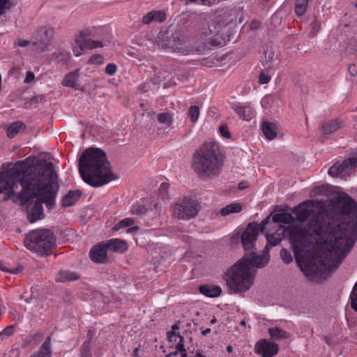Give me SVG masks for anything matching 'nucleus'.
I'll list each match as a JSON object with an SVG mask.
<instances>
[{
  "label": "nucleus",
  "instance_id": "obj_10",
  "mask_svg": "<svg viewBox=\"0 0 357 357\" xmlns=\"http://www.w3.org/2000/svg\"><path fill=\"white\" fill-rule=\"evenodd\" d=\"M270 222V216H268L261 221L259 227L257 225L249 224L245 229L241 235V243L246 252L257 250V248H255V243L257 236L259 231H261V234L266 232V225H268Z\"/></svg>",
  "mask_w": 357,
  "mask_h": 357
},
{
  "label": "nucleus",
  "instance_id": "obj_43",
  "mask_svg": "<svg viewBox=\"0 0 357 357\" xmlns=\"http://www.w3.org/2000/svg\"><path fill=\"white\" fill-rule=\"evenodd\" d=\"M12 3L9 0H0V15L4 13L5 10L10 9Z\"/></svg>",
  "mask_w": 357,
  "mask_h": 357
},
{
  "label": "nucleus",
  "instance_id": "obj_31",
  "mask_svg": "<svg viewBox=\"0 0 357 357\" xmlns=\"http://www.w3.org/2000/svg\"><path fill=\"white\" fill-rule=\"evenodd\" d=\"M86 49H85L84 43H83L82 38H80V35L79 34V36L75 40V43L73 44V53H74L75 56H79L82 54L83 52Z\"/></svg>",
  "mask_w": 357,
  "mask_h": 357
},
{
  "label": "nucleus",
  "instance_id": "obj_59",
  "mask_svg": "<svg viewBox=\"0 0 357 357\" xmlns=\"http://www.w3.org/2000/svg\"><path fill=\"white\" fill-rule=\"evenodd\" d=\"M178 328H179V326L177 324H174L172 327V331H176V330H178Z\"/></svg>",
  "mask_w": 357,
  "mask_h": 357
},
{
  "label": "nucleus",
  "instance_id": "obj_22",
  "mask_svg": "<svg viewBox=\"0 0 357 357\" xmlns=\"http://www.w3.org/2000/svg\"><path fill=\"white\" fill-rule=\"evenodd\" d=\"M272 221L273 224L278 225V227H279L280 223L288 225L291 224L294 222V217L289 213H279L273 215Z\"/></svg>",
  "mask_w": 357,
  "mask_h": 357
},
{
  "label": "nucleus",
  "instance_id": "obj_3",
  "mask_svg": "<svg viewBox=\"0 0 357 357\" xmlns=\"http://www.w3.org/2000/svg\"><path fill=\"white\" fill-rule=\"evenodd\" d=\"M269 261L268 246L261 255H257L255 250L245 255L225 273L224 279L230 291L234 294L244 293L250 289L254 278L253 268H261Z\"/></svg>",
  "mask_w": 357,
  "mask_h": 357
},
{
  "label": "nucleus",
  "instance_id": "obj_46",
  "mask_svg": "<svg viewBox=\"0 0 357 357\" xmlns=\"http://www.w3.org/2000/svg\"><path fill=\"white\" fill-rule=\"evenodd\" d=\"M82 355L83 357H91V354L90 353L89 342H84L82 347Z\"/></svg>",
  "mask_w": 357,
  "mask_h": 357
},
{
  "label": "nucleus",
  "instance_id": "obj_54",
  "mask_svg": "<svg viewBox=\"0 0 357 357\" xmlns=\"http://www.w3.org/2000/svg\"><path fill=\"white\" fill-rule=\"evenodd\" d=\"M59 54L63 57V58H66L68 56V52L63 50V51H60L59 52Z\"/></svg>",
  "mask_w": 357,
  "mask_h": 357
},
{
  "label": "nucleus",
  "instance_id": "obj_45",
  "mask_svg": "<svg viewBox=\"0 0 357 357\" xmlns=\"http://www.w3.org/2000/svg\"><path fill=\"white\" fill-rule=\"evenodd\" d=\"M117 70V66L114 63H109L106 66L105 73L108 75H114Z\"/></svg>",
  "mask_w": 357,
  "mask_h": 357
},
{
  "label": "nucleus",
  "instance_id": "obj_4",
  "mask_svg": "<svg viewBox=\"0 0 357 357\" xmlns=\"http://www.w3.org/2000/svg\"><path fill=\"white\" fill-rule=\"evenodd\" d=\"M79 172L84 181L94 188L116 178L105 153L98 148H89L82 153L79 160Z\"/></svg>",
  "mask_w": 357,
  "mask_h": 357
},
{
  "label": "nucleus",
  "instance_id": "obj_50",
  "mask_svg": "<svg viewBox=\"0 0 357 357\" xmlns=\"http://www.w3.org/2000/svg\"><path fill=\"white\" fill-rule=\"evenodd\" d=\"M349 73L353 75V76H355L357 75V66L355 65V64H351L349 66Z\"/></svg>",
  "mask_w": 357,
  "mask_h": 357
},
{
  "label": "nucleus",
  "instance_id": "obj_24",
  "mask_svg": "<svg viewBox=\"0 0 357 357\" xmlns=\"http://www.w3.org/2000/svg\"><path fill=\"white\" fill-rule=\"evenodd\" d=\"M79 76V70H76L66 75L63 80V85L68 87L77 89V81Z\"/></svg>",
  "mask_w": 357,
  "mask_h": 357
},
{
  "label": "nucleus",
  "instance_id": "obj_18",
  "mask_svg": "<svg viewBox=\"0 0 357 357\" xmlns=\"http://www.w3.org/2000/svg\"><path fill=\"white\" fill-rule=\"evenodd\" d=\"M344 125L342 120L339 119H332L322 125V130L325 135L332 134L340 129Z\"/></svg>",
  "mask_w": 357,
  "mask_h": 357
},
{
  "label": "nucleus",
  "instance_id": "obj_34",
  "mask_svg": "<svg viewBox=\"0 0 357 357\" xmlns=\"http://www.w3.org/2000/svg\"><path fill=\"white\" fill-rule=\"evenodd\" d=\"M351 307L357 312V282L355 283L350 294Z\"/></svg>",
  "mask_w": 357,
  "mask_h": 357
},
{
  "label": "nucleus",
  "instance_id": "obj_62",
  "mask_svg": "<svg viewBox=\"0 0 357 357\" xmlns=\"http://www.w3.org/2000/svg\"><path fill=\"white\" fill-rule=\"evenodd\" d=\"M36 102L42 101L43 99V96H37L34 98Z\"/></svg>",
  "mask_w": 357,
  "mask_h": 357
},
{
  "label": "nucleus",
  "instance_id": "obj_39",
  "mask_svg": "<svg viewBox=\"0 0 357 357\" xmlns=\"http://www.w3.org/2000/svg\"><path fill=\"white\" fill-rule=\"evenodd\" d=\"M271 80V76L267 70H262L259 77V82L261 84H268Z\"/></svg>",
  "mask_w": 357,
  "mask_h": 357
},
{
  "label": "nucleus",
  "instance_id": "obj_37",
  "mask_svg": "<svg viewBox=\"0 0 357 357\" xmlns=\"http://www.w3.org/2000/svg\"><path fill=\"white\" fill-rule=\"evenodd\" d=\"M133 223L134 220L132 218H125L114 225V230L117 231L121 228L129 227Z\"/></svg>",
  "mask_w": 357,
  "mask_h": 357
},
{
  "label": "nucleus",
  "instance_id": "obj_60",
  "mask_svg": "<svg viewBox=\"0 0 357 357\" xmlns=\"http://www.w3.org/2000/svg\"><path fill=\"white\" fill-rule=\"evenodd\" d=\"M194 357H206V356L202 354L201 352L198 351Z\"/></svg>",
  "mask_w": 357,
  "mask_h": 357
},
{
  "label": "nucleus",
  "instance_id": "obj_35",
  "mask_svg": "<svg viewBox=\"0 0 357 357\" xmlns=\"http://www.w3.org/2000/svg\"><path fill=\"white\" fill-rule=\"evenodd\" d=\"M147 211V208L143 204H136L132 206L131 213L136 215H142Z\"/></svg>",
  "mask_w": 357,
  "mask_h": 357
},
{
  "label": "nucleus",
  "instance_id": "obj_63",
  "mask_svg": "<svg viewBox=\"0 0 357 357\" xmlns=\"http://www.w3.org/2000/svg\"><path fill=\"white\" fill-rule=\"evenodd\" d=\"M203 33H204L205 36H208V35H211V34L212 33V31L209 29V31H208L203 32Z\"/></svg>",
  "mask_w": 357,
  "mask_h": 357
},
{
  "label": "nucleus",
  "instance_id": "obj_38",
  "mask_svg": "<svg viewBox=\"0 0 357 357\" xmlns=\"http://www.w3.org/2000/svg\"><path fill=\"white\" fill-rule=\"evenodd\" d=\"M171 335L178 336L179 337V339H180L179 342L178 344H176V349L179 351L180 353L181 351H185L186 349H185V346H184L183 337L182 336H181L179 334L178 335H176L174 333V332L168 333V337L169 338L171 337Z\"/></svg>",
  "mask_w": 357,
  "mask_h": 357
},
{
  "label": "nucleus",
  "instance_id": "obj_49",
  "mask_svg": "<svg viewBox=\"0 0 357 357\" xmlns=\"http://www.w3.org/2000/svg\"><path fill=\"white\" fill-rule=\"evenodd\" d=\"M33 41V38L31 40H20L18 41V45L20 47H27L29 45H32Z\"/></svg>",
  "mask_w": 357,
  "mask_h": 357
},
{
  "label": "nucleus",
  "instance_id": "obj_7",
  "mask_svg": "<svg viewBox=\"0 0 357 357\" xmlns=\"http://www.w3.org/2000/svg\"><path fill=\"white\" fill-rule=\"evenodd\" d=\"M56 236L47 229H39L31 231L24 240L25 247L39 255H48L56 248Z\"/></svg>",
  "mask_w": 357,
  "mask_h": 357
},
{
  "label": "nucleus",
  "instance_id": "obj_17",
  "mask_svg": "<svg viewBox=\"0 0 357 357\" xmlns=\"http://www.w3.org/2000/svg\"><path fill=\"white\" fill-rule=\"evenodd\" d=\"M82 192L79 190H70L62 199L61 205L63 207H68L76 203L81 197Z\"/></svg>",
  "mask_w": 357,
  "mask_h": 357
},
{
  "label": "nucleus",
  "instance_id": "obj_36",
  "mask_svg": "<svg viewBox=\"0 0 357 357\" xmlns=\"http://www.w3.org/2000/svg\"><path fill=\"white\" fill-rule=\"evenodd\" d=\"M15 332V326L9 325L0 332V340H3L8 337L12 335Z\"/></svg>",
  "mask_w": 357,
  "mask_h": 357
},
{
  "label": "nucleus",
  "instance_id": "obj_8",
  "mask_svg": "<svg viewBox=\"0 0 357 357\" xmlns=\"http://www.w3.org/2000/svg\"><path fill=\"white\" fill-rule=\"evenodd\" d=\"M158 38L160 40L159 45L162 47L174 49L183 54H188L192 51L185 45L188 43L187 39L177 31H160Z\"/></svg>",
  "mask_w": 357,
  "mask_h": 357
},
{
  "label": "nucleus",
  "instance_id": "obj_20",
  "mask_svg": "<svg viewBox=\"0 0 357 357\" xmlns=\"http://www.w3.org/2000/svg\"><path fill=\"white\" fill-rule=\"evenodd\" d=\"M232 108L242 120L248 121L252 119L253 110L250 106H241L235 104Z\"/></svg>",
  "mask_w": 357,
  "mask_h": 357
},
{
  "label": "nucleus",
  "instance_id": "obj_55",
  "mask_svg": "<svg viewBox=\"0 0 357 357\" xmlns=\"http://www.w3.org/2000/svg\"><path fill=\"white\" fill-rule=\"evenodd\" d=\"M178 352H179V351L176 350L175 351L171 352L169 354L166 355V357L175 356L178 354Z\"/></svg>",
  "mask_w": 357,
  "mask_h": 357
},
{
  "label": "nucleus",
  "instance_id": "obj_29",
  "mask_svg": "<svg viewBox=\"0 0 357 357\" xmlns=\"http://www.w3.org/2000/svg\"><path fill=\"white\" fill-rule=\"evenodd\" d=\"M78 278V275L74 272L69 271H61L59 273V276L56 278V280L60 282H65L66 281L76 280Z\"/></svg>",
  "mask_w": 357,
  "mask_h": 357
},
{
  "label": "nucleus",
  "instance_id": "obj_14",
  "mask_svg": "<svg viewBox=\"0 0 357 357\" xmlns=\"http://www.w3.org/2000/svg\"><path fill=\"white\" fill-rule=\"evenodd\" d=\"M108 250L106 243H101L96 245L91 250L89 256L91 259L98 264L106 263L107 261V251Z\"/></svg>",
  "mask_w": 357,
  "mask_h": 357
},
{
  "label": "nucleus",
  "instance_id": "obj_19",
  "mask_svg": "<svg viewBox=\"0 0 357 357\" xmlns=\"http://www.w3.org/2000/svg\"><path fill=\"white\" fill-rule=\"evenodd\" d=\"M199 290L201 294L210 298L218 297L222 293L220 287L218 285H201Z\"/></svg>",
  "mask_w": 357,
  "mask_h": 357
},
{
  "label": "nucleus",
  "instance_id": "obj_52",
  "mask_svg": "<svg viewBox=\"0 0 357 357\" xmlns=\"http://www.w3.org/2000/svg\"><path fill=\"white\" fill-rule=\"evenodd\" d=\"M248 187V185L245 182H241L238 183V189L239 190H244Z\"/></svg>",
  "mask_w": 357,
  "mask_h": 357
},
{
  "label": "nucleus",
  "instance_id": "obj_21",
  "mask_svg": "<svg viewBox=\"0 0 357 357\" xmlns=\"http://www.w3.org/2000/svg\"><path fill=\"white\" fill-rule=\"evenodd\" d=\"M79 35L80 38H82L84 43L86 50H92L96 47H103V44L101 41L87 38L89 36L87 31H81L79 32Z\"/></svg>",
  "mask_w": 357,
  "mask_h": 357
},
{
  "label": "nucleus",
  "instance_id": "obj_16",
  "mask_svg": "<svg viewBox=\"0 0 357 357\" xmlns=\"http://www.w3.org/2000/svg\"><path fill=\"white\" fill-rule=\"evenodd\" d=\"M105 243L109 250L118 253H123L128 248L126 241L119 238L108 240Z\"/></svg>",
  "mask_w": 357,
  "mask_h": 357
},
{
  "label": "nucleus",
  "instance_id": "obj_53",
  "mask_svg": "<svg viewBox=\"0 0 357 357\" xmlns=\"http://www.w3.org/2000/svg\"><path fill=\"white\" fill-rule=\"evenodd\" d=\"M139 227L138 226H134V227H130L128 229H126V232L127 233H130V232H133L135 231H137L139 230Z\"/></svg>",
  "mask_w": 357,
  "mask_h": 357
},
{
  "label": "nucleus",
  "instance_id": "obj_47",
  "mask_svg": "<svg viewBox=\"0 0 357 357\" xmlns=\"http://www.w3.org/2000/svg\"><path fill=\"white\" fill-rule=\"evenodd\" d=\"M219 131L220 135L225 139H229L231 137L230 132L226 126L221 125L219 127Z\"/></svg>",
  "mask_w": 357,
  "mask_h": 357
},
{
  "label": "nucleus",
  "instance_id": "obj_13",
  "mask_svg": "<svg viewBox=\"0 0 357 357\" xmlns=\"http://www.w3.org/2000/svg\"><path fill=\"white\" fill-rule=\"evenodd\" d=\"M357 167V159L347 158L342 164L335 163L328 169V174L332 176H337L342 174H347L348 172Z\"/></svg>",
  "mask_w": 357,
  "mask_h": 357
},
{
  "label": "nucleus",
  "instance_id": "obj_61",
  "mask_svg": "<svg viewBox=\"0 0 357 357\" xmlns=\"http://www.w3.org/2000/svg\"><path fill=\"white\" fill-rule=\"evenodd\" d=\"M226 349H227V351L229 353H230V352H231V351H232V350H233V347H232V346H231V345H228V346L227 347Z\"/></svg>",
  "mask_w": 357,
  "mask_h": 357
},
{
  "label": "nucleus",
  "instance_id": "obj_28",
  "mask_svg": "<svg viewBox=\"0 0 357 357\" xmlns=\"http://www.w3.org/2000/svg\"><path fill=\"white\" fill-rule=\"evenodd\" d=\"M310 0H296L294 12L298 17H302L307 11Z\"/></svg>",
  "mask_w": 357,
  "mask_h": 357
},
{
  "label": "nucleus",
  "instance_id": "obj_26",
  "mask_svg": "<svg viewBox=\"0 0 357 357\" xmlns=\"http://www.w3.org/2000/svg\"><path fill=\"white\" fill-rule=\"evenodd\" d=\"M268 333L271 337L274 340L287 339L289 337V334L287 332L277 326L269 328Z\"/></svg>",
  "mask_w": 357,
  "mask_h": 357
},
{
  "label": "nucleus",
  "instance_id": "obj_40",
  "mask_svg": "<svg viewBox=\"0 0 357 357\" xmlns=\"http://www.w3.org/2000/svg\"><path fill=\"white\" fill-rule=\"evenodd\" d=\"M280 257L285 264H289L293 259L291 253L284 248L280 251Z\"/></svg>",
  "mask_w": 357,
  "mask_h": 357
},
{
  "label": "nucleus",
  "instance_id": "obj_64",
  "mask_svg": "<svg viewBox=\"0 0 357 357\" xmlns=\"http://www.w3.org/2000/svg\"><path fill=\"white\" fill-rule=\"evenodd\" d=\"M216 321H217V319H216L215 317H213V318L211 320V324H213L216 323Z\"/></svg>",
  "mask_w": 357,
  "mask_h": 357
},
{
  "label": "nucleus",
  "instance_id": "obj_56",
  "mask_svg": "<svg viewBox=\"0 0 357 357\" xmlns=\"http://www.w3.org/2000/svg\"><path fill=\"white\" fill-rule=\"evenodd\" d=\"M211 332V328H208L205 330L202 331V334L204 336H206L207 334H208Z\"/></svg>",
  "mask_w": 357,
  "mask_h": 357
},
{
  "label": "nucleus",
  "instance_id": "obj_11",
  "mask_svg": "<svg viewBox=\"0 0 357 357\" xmlns=\"http://www.w3.org/2000/svg\"><path fill=\"white\" fill-rule=\"evenodd\" d=\"M54 36V29L47 26L39 28L33 36L32 45L38 46V49L44 50L51 43Z\"/></svg>",
  "mask_w": 357,
  "mask_h": 357
},
{
  "label": "nucleus",
  "instance_id": "obj_51",
  "mask_svg": "<svg viewBox=\"0 0 357 357\" xmlns=\"http://www.w3.org/2000/svg\"><path fill=\"white\" fill-rule=\"evenodd\" d=\"M0 268L6 272H8V273H14V274H16L21 271L20 268H14V269H8V268H2L1 266H0Z\"/></svg>",
  "mask_w": 357,
  "mask_h": 357
},
{
  "label": "nucleus",
  "instance_id": "obj_25",
  "mask_svg": "<svg viewBox=\"0 0 357 357\" xmlns=\"http://www.w3.org/2000/svg\"><path fill=\"white\" fill-rule=\"evenodd\" d=\"M243 210V206L240 203H232L225 207H223L220 211V214L222 216H226L231 213H238Z\"/></svg>",
  "mask_w": 357,
  "mask_h": 357
},
{
  "label": "nucleus",
  "instance_id": "obj_27",
  "mask_svg": "<svg viewBox=\"0 0 357 357\" xmlns=\"http://www.w3.org/2000/svg\"><path fill=\"white\" fill-rule=\"evenodd\" d=\"M36 357H51V337L49 336L41 346L40 350L38 354H35Z\"/></svg>",
  "mask_w": 357,
  "mask_h": 357
},
{
  "label": "nucleus",
  "instance_id": "obj_33",
  "mask_svg": "<svg viewBox=\"0 0 357 357\" xmlns=\"http://www.w3.org/2000/svg\"><path fill=\"white\" fill-rule=\"evenodd\" d=\"M188 114L190 119V121L192 123H195L197 121L199 116V108L197 105L190 106Z\"/></svg>",
  "mask_w": 357,
  "mask_h": 357
},
{
  "label": "nucleus",
  "instance_id": "obj_2",
  "mask_svg": "<svg viewBox=\"0 0 357 357\" xmlns=\"http://www.w3.org/2000/svg\"><path fill=\"white\" fill-rule=\"evenodd\" d=\"M22 190L17 198L22 205L36 201L29 207L27 218L35 222L43 217V203L49 209H53L59 189L57 174L52 162L43 160L36 165V169L25 175L21 180Z\"/></svg>",
  "mask_w": 357,
  "mask_h": 357
},
{
  "label": "nucleus",
  "instance_id": "obj_30",
  "mask_svg": "<svg viewBox=\"0 0 357 357\" xmlns=\"http://www.w3.org/2000/svg\"><path fill=\"white\" fill-rule=\"evenodd\" d=\"M158 121L164 128H169L173 123V118L169 112H162L158 115Z\"/></svg>",
  "mask_w": 357,
  "mask_h": 357
},
{
  "label": "nucleus",
  "instance_id": "obj_58",
  "mask_svg": "<svg viewBox=\"0 0 357 357\" xmlns=\"http://www.w3.org/2000/svg\"><path fill=\"white\" fill-rule=\"evenodd\" d=\"M139 349V346L138 347H136L134 349V351H133V356H134V357H137V356Z\"/></svg>",
  "mask_w": 357,
  "mask_h": 357
},
{
  "label": "nucleus",
  "instance_id": "obj_57",
  "mask_svg": "<svg viewBox=\"0 0 357 357\" xmlns=\"http://www.w3.org/2000/svg\"><path fill=\"white\" fill-rule=\"evenodd\" d=\"M273 56H274V54L272 52H269L268 56V61H271L273 59ZM266 61L267 62V61Z\"/></svg>",
  "mask_w": 357,
  "mask_h": 357
},
{
  "label": "nucleus",
  "instance_id": "obj_32",
  "mask_svg": "<svg viewBox=\"0 0 357 357\" xmlns=\"http://www.w3.org/2000/svg\"><path fill=\"white\" fill-rule=\"evenodd\" d=\"M23 123L21 122L13 123L7 130V136L9 138H13L22 128Z\"/></svg>",
  "mask_w": 357,
  "mask_h": 357
},
{
  "label": "nucleus",
  "instance_id": "obj_9",
  "mask_svg": "<svg viewBox=\"0 0 357 357\" xmlns=\"http://www.w3.org/2000/svg\"><path fill=\"white\" fill-rule=\"evenodd\" d=\"M199 210L198 202L189 197H184L172 206V215L179 220L192 219L197 215Z\"/></svg>",
  "mask_w": 357,
  "mask_h": 357
},
{
  "label": "nucleus",
  "instance_id": "obj_48",
  "mask_svg": "<svg viewBox=\"0 0 357 357\" xmlns=\"http://www.w3.org/2000/svg\"><path fill=\"white\" fill-rule=\"evenodd\" d=\"M35 79L34 73L31 71H28L26 75V77L24 79L25 83L32 82Z\"/></svg>",
  "mask_w": 357,
  "mask_h": 357
},
{
  "label": "nucleus",
  "instance_id": "obj_23",
  "mask_svg": "<svg viewBox=\"0 0 357 357\" xmlns=\"http://www.w3.org/2000/svg\"><path fill=\"white\" fill-rule=\"evenodd\" d=\"M261 129L267 139L272 140L277 137L276 125L275 123L264 121Z\"/></svg>",
  "mask_w": 357,
  "mask_h": 357
},
{
  "label": "nucleus",
  "instance_id": "obj_44",
  "mask_svg": "<svg viewBox=\"0 0 357 357\" xmlns=\"http://www.w3.org/2000/svg\"><path fill=\"white\" fill-rule=\"evenodd\" d=\"M154 21V15H153V10L148 13L146 14L142 20V22L144 24H149L151 22Z\"/></svg>",
  "mask_w": 357,
  "mask_h": 357
},
{
  "label": "nucleus",
  "instance_id": "obj_12",
  "mask_svg": "<svg viewBox=\"0 0 357 357\" xmlns=\"http://www.w3.org/2000/svg\"><path fill=\"white\" fill-rule=\"evenodd\" d=\"M255 349L262 357H274L279 351V346L275 342L263 339L256 343Z\"/></svg>",
  "mask_w": 357,
  "mask_h": 357
},
{
  "label": "nucleus",
  "instance_id": "obj_6",
  "mask_svg": "<svg viewBox=\"0 0 357 357\" xmlns=\"http://www.w3.org/2000/svg\"><path fill=\"white\" fill-rule=\"evenodd\" d=\"M35 169L36 166L30 167L24 160H21L11 168L0 172V193L6 192V200L15 194L14 190L17 187V183L20 181L21 184L22 178Z\"/></svg>",
  "mask_w": 357,
  "mask_h": 357
},
{
  "label": "nucleus",
  "instance_id": "obj_42",
  "mask_svg": "<svg viewBox=\"0 0 357 357\" xmlns=\"http://www.w3.org/2000/svg\"><path fill=\"white\" fill-rule=\"evenodd\" d=\"M154 20L161 23L166 20V14L162 11L153 10Z\"/></svg>",
  "mask_w": 357,
  "mask_h": 357
},
{
  "label": "nucleus",
  "instance_id": "obj_5",
  "mask_svg": "<svg viewBox=\"0 0 357 357\" xmlns=\"http://www.w3.org/2000/svg\"><path fill=\"white\" fill-rule=\"evenodd\" d=\"M224 155L218 143L207 142L193 154L192 169L202 180L218 176L224 165Z\"/></svg>",
  "mask_w": 357,
  "mask_h": 357
},
{
  "label": "nucleus",
  "instance_id": "obj_1",
  "mask_svg": "<svg viewBox=\"0 0 357 357\" xmlns=\"http://www.w3.org/2000/svg\"><path fill=\"white\" fill-rule=\"evenodd\" d=\"M335 204L338 212L328 213L315 200L302 202L293 211L299 222L309 220L289 236L295 259L307 278L331 271L328 263L333 256L340 264L357 239V203L344 194Z\"/></svg>",
  "mask_w": 357,
  "mask_h": 357
},
{
  "label": "nucleus",
  "instance_id": "obj_41",
  "mask_svg": "<svg viewBox=\"0 0 357 357\" xmlns=\"http://www.w3.org/2000/svg\"><path fill=\"white\" fill-rule=\"evenodd\" d=\"M104 61V57L101 54H94L89 59L88 63L89 64H102Z\"/></svg>",
  "mask_w": 357,
  "mask_h": 357
},
{
  "label": "nucleus",
  "instance_id": "obj_15",
  "mask_svg": "<svg viewBox=\"0 0 357 357\" xmlns=\"http://www.w3.org/2000/svg\"><path fill=\"white\" fill-rule=\"evenodd\" d=\"M285 231L286 227L280 225L279 228L277 229L275 232H273L272 234L266 232L265 236L267 241V243L266 245L268 247V245L275 246L279 244L284 238Z\"/></svg>",
  "mask_w": 357,
  "mask_h": 357
}]
</instances>
